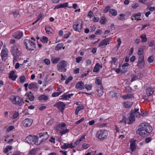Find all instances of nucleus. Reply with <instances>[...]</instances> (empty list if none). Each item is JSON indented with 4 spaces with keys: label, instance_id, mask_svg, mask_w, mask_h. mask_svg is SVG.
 Masks as SVG:
<instances>
[{
    "label": "nucleus",
    "instance_id": "34",
    "mask_svg": "<svg viewBox=\"0 0 155 155\" xmlns=\"http://www.w3.org/2000/svg\"><path fill=\"white\" fill-rule=\"evenodd\" d=\"M32 88L38 89V86L37 84L35 83H32L30 84V89Z\"/></svg>",
    "mask_w": 155,
    "mask_h": 155
},
{
    "label": "nucleus",
    "instance_id": "15",
    "mask_svg": "<svg viewBox=\"0 0 155 155\" xmlns=\"http://www.w3.org/2000/svg\"><path fill=\"white\" fill-rule=\"evenodd\" d=\"M22 128H23L28 127L29 119L27 118L24 120L22 122Z\"/></svg>",
    "mask_w": 155,
    "mask_h": 155
},
{
    "label": "nucleus",
    "instance_id": "35",
    "mask_svg": "<svg viewBox=\"0 0 155 155\" xmlns=\"http://www.w3.org/2000/svg\"><path fill=\"white\" fill-rule=\"evenodd\" d=\"M133 97L132 94H128L123 96L122 98L124 99H130L132 98Z\"/></svg>",
    "mask_w": 155,
    "mask_h": 155
},
{
    "label": "nucleus",
    "instance_id": "59",
    "mask_svg": "<svg viewBox=\"0 0 155 155\" xmlns=\"http://www.w3.org/2000/svg\"><path fill=\"white\" fill-rule=\"evenodd\" d=\"M82 147L84 149H87L89 147L88 144L86 143H84L82 145Z\"/></svg>",
    "mask_w": 155,
    "mask_h": 155
},
{
    "label": "nucleus",
    "instance_id": "54",
    "mask_svg": "<svg viewBox=\"0 0 155 155\" xmlns=\"http://www.w3.org/2000/svg\"><path fill=\"white\" fill-rule=\"evenodd\" d=\"M54 121V119L53 118L51 119L48 121L47 123V124L48 125H51L53 124Z\"/></svg>",
    "mask_w": 155,
    "mask_h": 155
},
{
    "label": "nucleus",
    "instance_id": "28",
    "mask_svg": "<svg viewBox=\"0 0 155 155\" xmlns=\"http://www.w3.org/2000/svg\"><path fill=\"white\" fill-rule=\"evenodd\" d=\"M132 105V103L129 101H125L124 103V106L125 108L130 107Z\"/></svg>",
    "mask_w": 155,
    "mask_h": 155
},
{
    "label": "nucleus",
    "instance_id": "45",
    "mask_svg": "<svg viewBox=\"0 0 155 155\" xmlns=\"http://www.w3.org/2000/svg\"><path fill=\"white\" fill-rule=\"evenodd\" d=\"M60 99H64L65 100H68V98L67 97V94H64L60 96Z\"/></svg>",
    "mask_w": 155,
    "mask_h": 155
},
{
    "label": "nucleus",
    "instance_id": "16",
    "mask_svg": "<svg viewBox=\"0 0 155 155\" xmlns=\"http://www.w3.org/2000/svg\"><path fill=\"white\" fill-rule=\"evenodd\" d=\"M104 91L103 87H97V91L96 93V94L99 97H101L103 94Z\"/></svg>",
    "mask_w": 155,
    "mask_h": 155
},
{
    "label": "nucleus",
    "instance_id": "40",
    "mask_svg": "<svg viewBox=\"0 0 155 155\" xmlns=\"http://www.w3.org/2000/svg\"><path fill=\"white\" fill-rule=\"evenodd\" d=\"M40 40L43 43H46L48 41V38L47 37L43 36L41 38Z\"/></svg>",
    "mask_w": 155,
    "mask_h": 155
},
{
    "label": "nucleus",
    "instance_id": "1",
    "mask_svg": "<svg viewBox=\"0 0 155 155\" xmlns=\"http://www.w3.org/2000/svg\"><path fill=\"white\" fill-rule=\"evenodd\" d=\"M153 130L152 127L147 123H142L139 126L136 131V134L141 136L149 135Z\"/></svg>",
    "mask_w": 155,
    "mask_h": 155
},
{
    "label": "nucleus",
    "instance_id": "3",
    "mask_svg": "<svg viewBox=\"0 0 155 155\" xmlns=\"http://www.w3.org/2000/svg\"><path fill=\"white\" fill-rule=\"evenodd\" d=\"M11 51L14 58L13 60V61L14 63L15 62L17 61V58L20 56L21 54L20 46L19 45H16L13 46L11 48Z\"/></svg>",
    "mask_w": 155,
    "mask_h": 155
},
{
    "label": "nucleus",
    "instance_id": "42",
    "mask_svg": "<svg viewBox=\"0 0 155 155\" xmlns=\"http://www.w3.org/2000/svg\"><path fill=\"white\" fill-rule=\"evenodd\" d=\"M29 43V40L26 39H25L24 41V44L26 46V49L28 50H29L28 45Z\"/></svg>",
    "mask_w": 155,
    "mask_h": 155
},
{
    "label": "nucleus",
    "instance_id": "32",
    "mask_svg": "<svg viewBox=\"0 0 155 155\" xmlns=\"http://www.w3.org/2000/svg\"><path fill=\"white\" fill-rule=\"evenodd\" d=\"M43 16V15L42 13H40L38 15V18L32 23V25H34L35 23L37 22L39 20H41L42 19V17Z\"/></svg>",
    "mask_w": 155,
    "mask_h": 155
},
{
    "label": "nucleus",
    "instance_id": "10",
    "mask_svg": "<svg viewBox=\"0 0 155 155\" xmlns=\"http://www.w3.org/2000/svg\"><path fill=\"white\" fill-rule=\"evenodd\" d=\"M1 55L2 60H5L7 59L8 55V51L6 48H4L2 49Z\"/></svg>",
    "mask_w": 155,
    "mask_h": 155
},
{
    "label": "nucleus",
    "instance_id": "29",
    "mask_svg": "<svg viewBox=\"0 0 155 155\" xmlns=\"http://www.w3.org/2000/svg\"><path fill=\"white\" fill-rule=\"evenodd\" d=\"M146 92L147 95L148 96H150L153 94L154 91L153 89L149 88L147 89Z\"/></svg>",
    "mask_w": 155,
    "mask_h": 155
},
{
    "label": "nucleus",
    "instance_id": "41",
    "mask_svg": "<svg viewBox=\"0 0 155 155\" xmlns=\"http://www.w3.org/2000/svg\"><path fill=\"white\" fill-rule=\"evenodd\" d=\"M109 13L113 16H116L117 14V12L116 11L113 9H111L110 10Z\"/></svg>",
    "mask_w": 155,
    "mask_h": 155
},
{
    "label": "nucleus",
    "instance_id": "4",
    "mask_svg": "<svg viewBox=\"0 0 155 155\" xmlns=\"http://www.w3.org/2000/svg\"><path fill=\"white\" fill-rule=\"evenodd\" d=\"M10 99L13 104L19 106L22 105L24 103L23 99L18 96H11Z\"/></svg>",
    "mask_w": 155,
    "mask_h": 155
},
{
    "label": "nucleus",
    "instance_id": "13",
    "mask_svg": "<svg viewBox=\"0 0 155 155\" xmlns=\"http://www.w3.org/2000/svg\"><path fill=\"white\" fill-rule=\"evenodd\" d=\"M110 39L109 38H106L102 40L99 44V46L107 45L109 44Z\"/></svg>",
    "mask_w": 155,
    "mask_h": 155
},
{
    "label": "nucleus",
    "instance_id": "47",
    "mask_svg": "<svg viewBox=\"0 0 155 155\" xmlns=\"http://www.w3.org/2000/svg\"><path fill=\"white\" fill-rule=\"evenodd\" d=\"M73 79V77L72 76H69L68 78V79L65 81V84H68L71 80Z\"/></svg>",
    "mask_w": 155,
    "mask_h": 155
},
{
    "label": "nucleus",
    "instance_id": "2",
    "mask_svg": "<svg viewBox=\"0 0 155 155\" xmlns=\"http://www.w3.org/2000/svg\"><path fill=\"white\" fill-rule=\"evenodd\" d=\"M38 137L35 135H30V141L32 144L38 145L46 141L49 137L47 132L41 133L39 134Z\"/></svg>",
    "mask_w": 155,
    "mask_h": 155
},
{
    "label": "nucleus",
    "instance_id": "7",
    "mask_svg": "<svg viewBox=\"0 0 155 155\" xmlns=\"http://www.w3.org/2000/svg\"><path fill=\"white\" fill-rule=\"evenodd\" d=\"M83 22L80 19H78L73 23V28L75 31L80 32L81 31Z\"/></svg>",
    "mask_w": 155,
    "mask_h": 155
},
{
    "label": "nucleus",
    "instance_id": "64",
    "mask_svg": "<svg viewBox=\"0 0 155 155\" xmlns=\"http://www.w3.org/2000/svg\"><path fill=\"white\" fill-rule=\"evenodd\" d=\"M35 150L32 149L30 151V155H35Z\"/></svg>",
    "mask_w": 155,
    "mask_h": 155
},
{
    "label": "nucleus",
    "instance_id": "44",
    "mask_svg": "<svg viewBox=\"0 0 155 155\" xmlns=\"http://www.w3.org/2000/svg\"><path fill=\"white\" fill-rule=\"evenodd\" d=\"M131 79L130 81L131 82L136 80L138 78V77L137 76L134 74L131 75Z\"/></svg>",
    "mask_w": 155,
    "mask_h": 155
},
{
    "label": "nucleus",
    "instance_id": "60",
    "mask_svg": "<svg viewBox=\"0 0 155 155\" xmlns=\"http://www.w3.org/2000/svg\"><path fill=\"white\" fill-rule=\"evenodd\" d=\"M19 115V114L18 113L15 112L14 113L12 118L13 119H15Z\"/></svg>",
    "mask_w": 155,
    "mask_h": 155
},
{
    "label": "nucleus",
    "instance_id": "51",
    "mask_svg": "<svg viewBox=\"0 0 155 155\" xmlns=\"http://www.w3.org/2000/svg\"><path fill=\"white\" fill-rule=\"evenodd\" d=\"M106 18L104 17H102L101 20H100V22L102 24H104L105 23Z\"/></svg>",
    "mask_w": 155,
    "mask_h": 155
},
{
    "label": "nucleus",
    "instance_id": "11",
    "mask_svg": "<svg viewBox=\"0 0 155 155\" xmlns=\"http://www.w3.org/2000/svg\"><path fill=\"white\" fill-rule=\"evenodd\" d=\"M68 2L64 3L61 4L56 6L54 8V9H58L61 8H65V7H68V8H71V7L68 6Z\"/></svg>",
    "mask_w": 155,
    "mask_h": 155
},
{
    "label": "nucleus",
    "instance_id": "63",
    "mask_svg": "<svg viewBox=\"0 0 155 155\" xmlns=\"http://www.w3.org/2000/svg\"><path fill=\"white\" fill-rule=\"evenodd\" d=\"M93 14L91 11H90L87 15V16L89 17L90 18H91L93 16Z\"/></svg>",
    "mask_w": 155,
    "mask_h": 155
},
{
    "label": "nucleus",
    "instance_id": "36",
    "mask_svg": "<svg viewBox=\"0 0 155 155\" xmlns=\"http://www.w3.org/2000/svg\"><path fill=\"white\" fill-rule=\"evenodd\" d=\"M140 38L142 39L141 41L143 42H146L147 40L146 36L145 34H143L140 36Z\"/></svg>",
    "mask_w": 155,
    "mask_h": 155
},
{
    "label": "nucleus",
    "instance_id": "61",
    "mask_svg": "<svg viewBox=\"0 0 155 155\" xmlns=\"http://www.w3.org/2000/svg\"><path fill=\"white\" fill-rule=\"evenodd\" d=\"M126 117L124 116L123 117L122 120L120 121V122L121 123H124V124H126Z\"/></svg>",
    "mask_w": 155,
    "mask_h": 155
},
{
    "label": "nucleus",
    "instance_id": "23",
    "mask_svg": "<svg viewBox=\"0 0 155 155\" xmlns=\"http://www.w3.org/2000/svg\"><path fill=\"white\" fill-rule=\"evenodd\" d=\"M95 83L98 85V87H103L101 80L99 77H97L95 79Z\"/></svg>",
    "mask_w": 155,
    "mask_h": 155
},
{
    "label": "nucleus",
    "instance_id": "57",
    "mask_svg": "<svg viewBox=\"0 0 155 155\" xmlns=\"http://www.w3.org/2000/svg\"><path fill=\"white\" fill-rule=\"evenodd\" d=\"M44 62L47 65H49L50 64V61L48 59H45L44 60Z\"/></svg>",
    "mask_w": 155,
    "mask_h": 155
},
{
    "label": "nucleus",
    "instance_id": "17",
    "mask_svg": "<svg viewBox=\"0 0 155 155\" xmlns=\"http://www.w3.org/2000/svg\"><path fill=\"white\" fill-rule=\"evenodd\" d=\"M75 87L77 89L82 90L84 88V83L82 81H80L78 82L75 86Z\"/></svg>",
    "mask_w": 155,
    "mask_h": 155
},
{
    "label": "nucleus",
    "instance_id": "37",
    "mask_svg": "<svg viewBox=\"0 0 155 155\" xmlns=\"http://www.w3.org/2000/svg\"><path fill=\"white\" fill-rule=\"evenodd\" d=\"M63 93L62 91H60L59 92H55L52 94V97H56L58 96Z\"/></svg>",
    "mask_w": 155,
    "mask_h": 155
},
{
    "label": "nucleus",
    "instance_id": "18",
    "mask_svg": "<svg viewBox=\"0 0 155 155\" xmlns=\"http://www.w3.org/2000/svg\"><path fill=\"white\" fill-rule=\"evenodd\" d=\"M102 67V65L100 64L99 63H97L95 65L93 69L94 72H98L100 68H101Z\"/></svg>",
    "mask_w": 155,
    "mask_h": 155
},
{
    "label": "nucleus",
    "instance_id": "38",
    "mask_svg": "<svg viewBox=\"0 0 155 155\" xmlns=\"http://www.w3.org/2000/svg\"><path fill=\"white\" fill-rule=\"evenodd\" d=\"M63 45L62 43H59L57 44L55 47V50L56 51H58L62 48Z\"/></svg>",
    "mask_w": 155,
    "mask_h": 155
},
{
    "label": "nucleus",
    "instance_id": "26",
    "mask_svg": "<svg viewBox=\"0 0 155 155\" xmlns=\"http://www.w3.org/2000/svg\"><path fill=\"white\" fill-rule=\"evenodd\" d=\"M12 149V146L9 145L7 146L4 150V153H6L7 155H8L9 153H8V152L11 150Z\"/></svg>",
    "mask_w": 155,
    "mask_h": 155
},
{
    "label": "nucleus",
    "instance_id": "27",
    "mask_svg": "<svg viewBox=\"0 0 155 155\" xmlns=\"http://www.w3.org/2000/svg\"><path fill=\"white\" fill-rule=\"evenodd\" d=\"M60 60V58L59 57L56 58L53 57L51 58V62L53 64H56Z\"/></svg>",
    "mask_w": 155,
    "mask_h": 155
},
{
    "label": "nucleus",
    "instance_id": "25",
    "mask_svg": "<svg viewBox=\"0 0 155 155\" xmlns=\"http://www.w3.org/2000/svg\"><path fill=\"white\" fill-rule=\"evenodd\" d=\"M141 14L140 13L138 12L137 13H135L133 15V17L134 18L135 20H140L141 19H139L140 17L141 16Z\"/></svg>",
    "mask_w": 155,
    "mask_h": 155
},
{
    "label": "nucleus",
    "instance_id": "50",
    "mask_svg": "<svg viewBox=\"0 0 155 155\" xmlns=\"http://www.w3.org/2000/svg\"><path fill=\"white\" fill-rule=\"evenodd\" d=\"M153 59L154 58L152 56H151L148 58L147 60L149 62L151 63L153 62Z\"/></svg>",
    "mask_w": 155,
    "mask_h": 155
},
{
    "label": "nucleus",
    "instance_id": "55",
    "mask_svg": "<svg viewBox=\"0 0 155 155\" xmlns=\"http://www.w3.org/2000/svg\"><path fill=\"white\" fill-rule=\"evenodd\" d=\"M76 62L77 63H79L82 59V57H78L76 58Z\"/></svg>",
    "mask_w": 155,
    "mask_h": 155
},
{
    "label": "nucleus",
    "instance_id": "53",
    "mask_svg": "<svg viewBox=\"0 0 155 155\" xmlns=\"http://www.w3.org/2000/svg\"><path fill=\"white\" fill-rule=\"evenodd\" d=\"M26 79L25 77L24 76H22L20 77V80L21 83H23L25 81Z\"/></svg>",
    "mask_w": 155,
    "mask_h": 155
},
{
    "label": "nucleus",
    "instance_id": "58",
    "mask_svg": "<svg viewBox=\"0 0 155 155\" xmlns=\"http://www.w3.org/2000/svg\"><path fill=\"white\" fill-rule=\"evenodd\" d=\"M125 88L127 92H128L130 93L132 91L131 88L129 86L125 87Z\"/></svg>",
    "mask_w": 155,
    "mask_h": 155
},
{
    "label": "nucleus",
    "instance_id": "12",
    "mask_svg": "<svg viewBox=\"0 0 155 155\" xmlns=\"http://www.w3.org/2000/svg\"><path fill=\"white\" fill-rule=\"evenodd\" d=\"M134 116V114L131 111L130 116L129 117V121L127 122V123L129 124H130L133 123L135 120Z\"/></svg>",
    "mask_w": 155,
    "mask_h": 155
},
{
    "label": "nucleus",
    "instance_id": "9",
    "mask_svg": "<svg viewBox=\"0 0 155 155\" xmlns=\"http://www.w3.org/2000/svg\"><path fill=\"white\" fill-rule=\"evenodd\" d=\"M137 65L140 69H142L144 67L145 62L143 56H139L138 57Z\"/></svg>",
    "mask_w": 155,
    "mask_h": 155
},
{
    "label": "nucleus",
    "instance_id": "43",
    "mask_svg": "<svg viewBox=\"0 0 155 155\" xmlns=\"http://www.w3.org/2000/svg\"><path fill=\"white\" fill-rule=\"evenodd\" d=\"M69 132V129H66L62 130L60 131V134L61 135H63L65 134H66Z\"/></svg>",
    "mask_w": 155,
    "mask_h": 155
},
{
    "label": "nucleus",
    "instance_id": "8",
    "mask_svg": "<svg viewBox=\"0 0 155 155\" xmlns=\"http://www.w3.org/2000/svg\"><path fill=\"white\" fill-rule=\"evenodd\" d=\"M65 103L61 101L56 103L53 105L54 106L56 107L58 110H59L62 114L65 109Z\"/></svg>",
    "mask_w": 155,
    "mask_h": 155
},
{
    "label": "nucleus",
    "instance_id": "24",
    "mask_svg": "<svg viewBox=\"0 0 155 155\" xmlns=\"http://www.w3.org/2000/svg\"><path fill=\"white\" fill-rule=\"evenodd\" d=\"M145 47V46H142L137 51V54L140 56H143V50Z\"/></svg>",
    "mask_w": 155,
    "mask_h": 155
},
{
    "label": "nucleus",
    "instance_id": "62",
    "mask_svg": "<svg viewBox=\"0 0 155 155\" xmlns=\"http://www.w3.org/2000/svg\"><path fill=\"white\" fill-rule=\"evenodd\" d=\"M84 120V117L82 118L81 119L75 122V124H78L79 123L82 122Z\"/></svg>",
    "mask_w": 155,
    "mask_h": 155
},
{
    "label": "nucleus",
    "instance_id": "19",
    "mask_svg": "<svg viewBox=\"0 0 155 155\" xmlns=\"http://www.w3.org/2000/svg\"><path fill=\"white\" fill-rule=\"evenodd\" d=\"M9 78L13 81L15 80L17 78V76L15 74L13 71H11L9 74Z\"/></svg>",
    "mask_w": 155,
    "mask_h": 155
},
{
    "label": "nucleus",
    "instance_id": "49",
    "mask_svg": "<svg viewBox=\"0 0 155 155\" xmlns=\"http://www.w3.org/2000/svg\"><path fill=\"white\" fill-rule=\"evenodd\" d=\"M120 17L118 19L121 21H123L125 20V19L124 17L125 16V15L124 14H120Z\"/></svg>",
    "mask_w": 155,
    "mask_h": 155
},
{
    "label": "nucleus",
    "instance_id": "21",
    "mask_svg": "<svg viewBox=\"0 0 155 155\" xmlns=\"http://www.w3.org/2000/svg\"><path fill=\"white\" fill-rule=\"evenodd\" d=\"M23 32L21 31H19L17 32L14 35V37L17 39L21 38L23 36Z\"/></svg>",
    "mask_w": 155,
    "mask_h": 155
},
{
    "label": "nucleus",
    "instance_id": "48",
    "mask_svg": "<svg viewBox=\"0 0 155 155\" xmlns=\"http://www.w3.org/2000/svg\"><path fill=\"white\" fill-rule=\"evenodd\" d=\"M21 154H23V153L18 151H15L13 153V155H21Z\"/></svg>",
    "mask_w": 155,
    "mask_h": 155
},
{
    "label": "nucleus",
    "instance_id": "14",
    "mask_svg": "<svg viewBox=\"0 0 155 155\" xmlns=\"http://www.w3.org/2000/svg\"><path fill=\"white\" fill-rule=\"evenodd\" d=\"M74 147L72 143L70 144L64 143L63 145L61 146V148L62 149H66L69 148H73Z\"/></svg>",
    "mask_w": 155,
    "mask_h": 155
},
{
    "label": "nucleus",
    "instance_id": "5",
    "mask_svg": "<svg viewBox=\"0 0 155 155\" xmlns=\"http://www.w3.org/2000/svg\"><path fill=\"white\" fill-rule=\"evenodd\" d=\"M67 62L64 60H62L57 65V69L58 71L61 72H65L66 71Z\"/></svg>",
    "mask_w": 155,
    "mask_h": 155
},
{
    "label": "nucleus",
    "instance_id": "20",
    "mask_svg": "<svg viewBox=\"0 0 155 155\" xmlns=\"http://www.w3.org/2000/svg\"><path fill=\"white\" fill-rule=\"evenodd\" d=\"M45 30L47 34L48 35L52 34L53 31L52 28L50 25H46L45 27Z\"/></svg>",
    "mask_w": 155,
    "mask_h": 155
},
{
    "label": "nucleus",
    "instance_id": "33",
    "mask_svg": "<svg viewBox=\"0 0 155 155\" xmlns=\"http://www.w3.org/2000/svg\"><path fill=\"white\" fill-rule=\"evenodd\" d=\"M130 149L132 152H134L136 149V146L134 143H131L130 144Z\"/></svg>",
    "mask_w": 155,
    "mask_h": 155
},
{
    "label": "nucleus",
    "instance_id": "22",
    "mask_svg": "<svg viewBox=\"0 0 155 155\" xmlns=\"http://www.w3.org/2000/svg\"><path fill=\"white\" fill-rule=\"evenodd\" d=\"M139 110V108L135 109L134 110H132L131 111L134 114L136 115L137 118H139L142 115L141 114L138 112Z\"/></svg>",
    "mask_w": 155,
    "mask_h": 155
},
{
    "label": "nucleus",
    "instance_id": "39",
    "mask_svg": "<svg viewBox=\"0 0 155 155\" xmlns=\"http://www.w3.org/2000/svg\"><path fill=\"white\" fill-rule=\"evenodd\" d=\"M93 85L92 84H86L85 85L84 87L85 88L87 91H90L92 89Z\"/></svg>",
    "mask_w": 155,
    "mask_h": 155
},
{
    "label": "nucleus",
    "instance_id": "52",
    "mask_svg": "<svg viewBox=\"0 0 155 155\" xmlns=\"http://www.w3.org/2000/svg\"><path fill=\"white\" fill-rule=\"evenodd\" d=\"M110 6H107L104 10L103 12L106 13L109 10H110Z\"/></svg>",
    "mask_w": 155,
    "mask_h": 155
},
{
    "label": "nucleus",
    "instance_id": "6",
    "mask_svg": "<svg viewBox=\"0 0 155 155\" xmlns=\"http://www.w3.org/2000/svg\"><path fill=\"white\" fill-rule=\"evenodd\" d=\"M107 135L108 132L106 130H100L97 132L96 137L100 140H104L107 138Z\"/></svg>",
    "mask_w": 155,
    "mask_h": 155
},
{
    "label": "nucleus",
    "instance_id": "56",
    "mask_svg": "<svg viewBox=\"0 0 155 155\" xmlns=\"http://www.w3.org/2000/svg\"><path fill=\"white\" fill-rule=\"evenodd\" d=\"M84 109V106L82 105H81L80 106H78L77 107L76 110H78V111H79L81 110H83Z\"/></svg>",
    "mask_w": 155,
    "mask_h": 155
},
{
    "label": "nucleus",
    "instance_id": "46",
    "mask_svg": "<svg viewBox=\"0 0 155 155\" xmlns=\"http://www.w3.org/2000/svg\"><path fill=\"white\" fill-rule=\"evenodd\" d=\"M111 59V60L110 61V63L111 64H114L117 60V58L115 57L112 58Z\"/></svg>",
    "mask_w": 155,
    "mask_h": 155
},
{
    "label": "nucleus",
    "instance_id": "30",
    "mask_svg": "<svg viewBox=\"0 0 155 155\" xmlns=\"http://www.w3.org/2000/svg\"><path fill=\"white\" fill-rule=\"evenodd\" d=\"M48 99V97L44 94L41 95L38 98V99L40 101H41L42 100L47 101Z\"/></svg>",
    "mask_w": 155,
    "mask_h": 155
},
{
    "label": "nucleus",
    "instance_id": "31",
    "mask_svg": "<svg viewBox=\"0 0 155 155\" xmlns=\"http://www.w3.org/2000/svg\"><path fill=\"white\" fill-rule=\"evenodd\" d=\"M35 42L33 41H30V50H34L35 48Z\"/></svg>",
    "mask_w": 155,
    "mask_h": 155
}]
</instances>
